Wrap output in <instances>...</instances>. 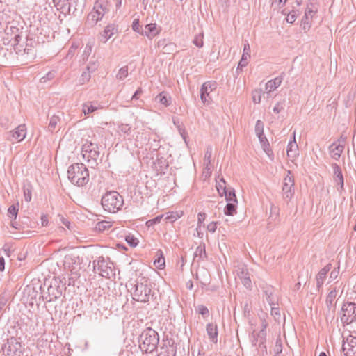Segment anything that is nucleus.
<instances>
[{
    "label": "nucleus",
    "instance_id": "nucleus-20",
    "mask_svg": "<svg viewBox=\"0 0 356 356\" xmlns=\"http://www.w3.org/2000/svg\"><path fill=\"white\" fill-rule=\"evenodd\" d=\"M331 264L323 267L316 275V287L318 289L322 287L327 273L331 270Z\"/></svg>",
    "mask_w": 356,
    "mask_h": 356
},
{
    "label": "nucleus",
    "instance_id": "nucleus-53",
    "mask_svg": "<svg viewBox=\"0 0 356 356\" xmlns=\"http://www.w3.org/2000/svg\"><path fill=\"white\" fill-rule=\"evenodd\" d=\"M134 31L137 32L141 35V31H143L142 26L140 25L138 19H134L131 25Z\"/></svg>",
    "mask_w": 356,
    "mask_h": 356
},
{
    "label": "nucleus",
    "instance_id": "nucleus-13",
    "mask_svg": "<svg viewBox=\"0 0 356 356\" xmlns=\"http://www.w3.org/2000/svg\"><path fill=\"white\" fill-rule=\"evenodd\" d=\"M237 275L240 279L241 282L243 284V286L248 289H252V281L250 275V273L245 265H241L238 266L237 269Z\"/></svg>",
    "mask_w": 356,
    "mask_h": 356
},
{
    "label": "nucleus",
    "instance_id": "nucleus-39",
    "mask_svg": "<svg viewBox=\"0 0 356 356\" xmlns=\"http://www.w3.org/2000/svg\"><path fill=\"white\" fill-rule=\"evenodd\" d=\"M334 171V181H339L343 179L341 169L337 163L332 165Z\"/></svg>",
    "mask_w": 356,
    "mask_h": 356
},
{
    "label": "nucleus",
    "instance_id": "nucleus-51",
    "mask_svg": "<svg viewBox=\"0 0 356 356\" xmlns=\"http://www.w3.org/2000/svg\"><path fill=\"white\" fill-rule=\"evenodd\" d=\"M285 105H286L285 99L277 102L273 108L274 113H280L282 110L284 109Z\"/></svg>",
    "mask_w": 356,
    "mask_h": 356
},
{
    "label": "nucleus",
    "instance_id": "nucleus-42",
    "mask_svg": "<svg viewBox=\"0 0 356 356\" xmlns=\"http://www.w3.org/2000/svg\"><path fill=\"white\" fill-rule=\"evenodd\" d=\"M264 94L261 89H257L252 91V101L254 104H259L261 95Z\"/></svg>",
    "mask_w": 356,
    "mask_h": 356
},
{
    "label": "nucleus",
    "instance_id": "nucleus-59",
    "mask_svg": "<svg viewBox=\"0 0 356 356\" xmlns=\"http://www.w3.org/2000/svg\"><path fill=\"white\" fill-rule=\"evenodd\" d=\"M335 184H337V190L339 193L341 195L344 191V179L335 181Z\"/></svg>",
    "mask_w": 356,
    "mask_h": 356
},
{
    "label": "nucleus",
    "instance_id": "nucleus-28",
    "mask_svg": "<svg viewBox=\"0 0 356 356\" xmlns=\"http://www.w3.org/2000/svg\"><path fill=\"white\" fill-rule=\"evenodd\" d=\"M207 258V253L205 250V245H200L196 248V250L194 253V261H197L199 262L200 260H203Z\"/></svg>",
    "mask_w": 356,
    "mask_h": 356
},
{
    "label": "nucleus",
    "instance_id": "nucleus-33",
    "mask_svg": "<svg viewBox=\"0 0 356 356\" xmlns=\"http://www.w3.org/2000/svg\"><path fill=\"white\" fill-rule=\"evenodd\" d=\"M102 18H97V13L94 10L89 13L87 16L86 22L90 25H95L99 21H100Z\"/></svg>",
    "mask_w": 356,
    "mask_h": 356
},
{
    "label": "nucleus",
    "instance_id": "nucleus-3",
    "mask_svg": "<svg viewBox=\"0 0 356 356\" xmlns=\"http://www.w3.org/2000/svg\"><path fill=\"white\" fill-rule=\"evenodd\" d=\"M67 177L74 185L85 186L89 181V172L83 163H74L68 167Z\"/></svg>",
    "mask_w": 356,
    "mask_h": 356
},
{
    "label": "nucleus",
    "instance_id": "nucleus-62",
    "mask_svg": "<svg viewBox=\"0 0 356 356\" xmlns=\"http://www.w3.org/2000/svg\"><path fill=\"white\" fill-rule=\"evenodd\" d=\"M217 222H211L207 225V230L211 233H214L217 229Z\"/></svg>",
    "mask_w": 356,
    "mask_h": 356
},
{
    "label": "nucleus",
    "instance_id": "nucleus-21",
    "mask_svg": "<svg viewBox=\"0 0 356 356\" xmlns=\"http://www.w3.org/2000/svg\"><path fill=\"white\" fill-rule=\"evenodd\" d=\"M160 31L157 30L156 23H150L145 26V30L141 31L142 35H145L149 39H152L155 35L159 33Z\"/></svg>",
    "mask_w": 356,
    "mask_h": 356
},
{
    "label": "nucleus",
    "instance_id": "nucleus-36",
    "mask_svg": "<svg viewBox=\"0 0 356 356\" xmlns=\"http://www.w3.org/2000/svg\"><path fill=\"white\" fill-rule=\"evenodd\" d=\"M212 156V147L209 145L207 147L206 152L204 154V163L206 165V168L209 169V165L211 163Z\"/></svg>",
    "mask_w": 356,
    "mask_h": 356
},
{
    "label": "nucleus",
    "instance_id": "nucleus-9",
    "mask_svg": "<svg viewBox=\"0 0 356 356\" xmlns=\"http://www.w3.org/2000/svg\"><path fill=\"white\" fill-rule=\"evenodd\" d=\"M217 88V83L214 81H206L200 88V99L204 104H209L211 98L209 94Z\"/></svg>",
    "mask_w": 356,
    "mask_h": 356
},
{
    "label": "nucleus",
    "instance_id": "nucleus-47",
    "mask_svg": "<svg viewBox=\"0 0 356 356\" xmlns=\"http://www.w3.org/2000/svg\"><path fill=\"white\" fill-rule=\"evenodd\" d=\"M310 5L311 6H309V5L307 6L305 14L306 15V18L312 19L314 15L316 14L317 10L316 8H314V6L312 3H311Z\"/></svg>",
    "mask_w": 356,
    "mask_h": 356
},
{
    "label": "nucleus",
    "instance_id": "nucleus-58",
    "mask_svg": "<svg viewBox=\"0 0 356 356\" xmlns=\"http://www.w3.org/2000/svg\"><path fill=\"white\" fill-rule=\"evenodd\" d=\"M335 184H337V190L339 193L341 195L344 191V179L335 181Z\"/></svg>",
    "mask_w": 356,
    "mask_h": 356
},
{
    "label": "nucleus",
    "instance_id": "nucleus-46",
    "mask_svg": "<svg viewBox=\"0 0 356 356\" xmlns=\"http://www.w3.org/2000/svg\"><path fill=\"white\" fill-rule=\"evenodd\" d=\"M127 76H128V67L124 66L119 70L118 73L116 75V78L119 80H123Z\"/></svg>",
    "mask_w": 356,
    "mask_h": 356
},
{
    "label": "nucleus",
    "instance_id": "nucleus-60",
    "mask_svg": "<svg viewBox=\"0 0 356 356\" xmlns=\"http://www.w3.org/2000/svg\"><path fill=\"white\" fill-rule=\"evenodd\" d=\"M206 218V214L204 213H202V212H200L198 214H197V230L198 229H200L201 226H202V224L203 223L204 220H205Z\"/></svg>",
    "mask_w": 356,
    "mask_h": 356
},
{
    "label": "nucleus",
    "instance_id": "nucleus-23",
    "mask_svg": "<svg viewBox=\"0 0 356 356\" xmlns=\"http://www.w3.org/2000/svg\"><path fill=\"white\" fill-rule=\"evenodd\" d=\"M287 156L289 158L294 159L298 155V146L296 141L295 138V133H293V140L289 141L287 145Z\"/></svg>",
    "mask_w": 356,
    "mask_h": 356
},
{
    "label": "nucleus",
    "instance_id": "nucleus-11",
    "mask_svg": "<svg viewBox=\"0 0 356 356\" xmlns=\"http://www.w3.org/2000/svg\"><path fill=\"white\" fill-rule=\"evenodd\" d=\"M267 323L264 321L262 323V327L261 330L252 335V343L254 346H259V348H264L266 350V329Z\"/></svg>",
    "mask_w": 356,
    "mask_h": 356
},
{
    "label": "nucleus",
    "instance_id": "nucleus-43",
    "mask_svg": "<svg viewBox=\"0 0 356 356\" xmlns=\"http://www.w3.org/2000/svg\"><path fill=\"white\" fill-rule=\"evenodd\" d=\"M255 134L259 137L264 136V123L261 120H259L256 122L255 124Z\"/></svg>",
    "mask_w": 356,
    "mask_h": 356
},
{
    "label": "nucleus",
    "instance_id": "nucleus-7",
    "mask_svg": "<svg viewBox=\"0 0 356 356\" xmlns=\"http://www.w3.org/2000/svg\"><path fill=\"white\" fill-rule=\"evenodd\" d=\"M341 321L343 325H349L356 320V304L353 302L343 303L341 312Z\"/></svg>",
    "mask_w": 356,
    "mask_h": 356
},
{
    "label": "nucleus",
    "instance_id": "nucleus-29",
    "mask_svg": "<svg viewBox=\"0 0 356 356\" xmlns=\"http://www.w3.org/2000/svg\"><path fill=\"white\" fill-rule=\"evenodd\" d=\"M112 226V222L110 221L102 220L97 222L95 225V229L99 232H104L108 230Z\"/></svg>",
    "mask_w": 356,
    "mask_h": 356
},
{
    "label": "nucleus",
    "instance_id": "nucleus-61",
    "mask_svg": "<svg viewBox=\"0 0 356 356\" xmlns=\"http://www.w3.org/2000/svg\"><path fill=\"white\" fill-rule=\"evenodd\" d=\"M296 14L294 10L288 13L286 20L288 23L293 24L296 19Z\"/></svg>",
    "mask_w": 356,
    "mask_h": 356
},
{
    "label": "nucleus",
    "instance_id": "nucleus-30",
    "mask_svg": "<svg viewBox=\"0 0 356 356\" xmlns=\"http://www.w3.org/2000/svg\"><path fill=\"white\" fill-rule=\"evenodd\" d=\"M157 136H154L153 138H149V143L147 145L149 146V149L151 152H156L161 147L159 140L158 139Z\"/></svg>",
    "mask_w": 356,
    "mask_h": 356
},
{
    "label": "nucleus",
    "instance_id": "nucleus-18",
    "mask_svg": "<svg viewBox=\"0 0 356 356\" xmlns=\"http://www.w3.org/2000/svg\"><path fill=\"white\" fill-rule=\"evenodd\" d=\"M344 149L343 144L334 142L330 147L329 151L332 159L338 160Z\"/></svg>",
    "mask_w": 356,
    "mask_h": 356
},
{
    "label": "nucleus",
    "instance_id": "nucleus-12",
    "mask_svg": "<svg viewBox=\"0 0 356 356\" xmlns=\"http://www.w3.org/2000/svg\"><path fill=\"white\" fill-rule=\"evenodd\" d=\"M342 351L345 356H356V337L349 335L343 340Z\"/></svg>",
    "mask_w": 356,
    "mask_h": 356
},
{
    "label": "nucleus",
    "instance_id": "nucleus-6",
    "mask_svg": "<svg viewBox=\"0 0 356 356\" xmlns=\"http://www.w3.org/2000/svg\"><path fill=\"white\" fill-rule=\"evenodd\" d=\"M15 337L7 339V342L2 346V351L7 356H21L23 353L22 342Z\"/></svg>",
    "mask_w": 356,
    "mask_h": 356
},
{
    "label": "nucleus",
    "instance_id": "nucleus-31",
    "mask_svg": "<svg viewBox=\"0 0 356 356\" xmlns=\"http://www.w3.org/2000/svg\"><path fill=\"white\" fill-rule=\"evenodd\" d=\"M156 256L157 257L154 261V265L159 269H163L165 266V258L161 250H159L156 252Z\"/></svg>",
    "mask_w": 356,
    "mask_h": 356
},
{
    "label": "nucleus",
    "instance_id": "nucleus-63",
    "mask_svg": "<svg viewBox=\"0 0 356 356\" xmlns=\"http://www.w3.org/2000/svg\"><path fill=\"white\" fill-rule=\"evenodd\" d=\"M339 273V266L337 268H334L330 273V278L332 280H335Z\"/></svg>",
    "mask_w": 356,
    "mask_h": 356
},
{
    "label": "nucleus",
    "instance_id": "nucleus-27",
    "mask_svg": "<svg viewBox=\"0 0 356 356\" xmlns=\"http://www.w3.org/2000/svg\"><path fill=\"white\" fill-rule=\"evenodd\" d=\"M155 101L167 107L171 104V97L163 91L156 96Z\"/></svg>",
    "mask_w": 356,
    "mask_h": 356
},
{
    "label": "nucleus",
    "instance_id": "nucleus-54",
    "mask_svg": "<svg viewBox=\"0 0 356 356\" xmlns=\"http://www.w3.org/2000/svg\"><path fill=\"white\" fill-rule=\"evenodd\" d=\"M193 44L201 48L203 47L204 42H203V34H200L198 35H196L193 41Z\"/></svg>",
    "mask_w": 356,
    "mask_h": 356
},
{
    "label": "nucleus",
    "instance_id": "nucleus-37",
    "mask_svg": "<svg viewBox=\"0 0 356 356\" xmlns=\"http://www.w3.org/2000/svg\"><path fill=\"white\" fill-rule=\"evenodd\" d=\"M258 138H259V142H260V143L261 145V147H262L264 151L268 155H270V152H271V150L270 149V144L268 143V139L265 136V135L262 136H259Z\"/></svg>",
    "mask_w": 356,
    "mask_h": 356
},
{
    "label": "nucleus",
    "instance_id": "nucleus-52",
    "mask_svg": "<svg viewBox=\"0 0 356 356\" xmlns=\"http://www.w3.org/2000/svg\"><path fill=\"white\" fill-rule=\"evenodd\" d=\"M271 315L275 318V321H279L281 317L280 309L276 305H270Z\"/></svg>",
    "mask_w": 356,
    "mask_h": 356
},
{
    "label": "nucleus",
    "instance_id": "nucleus-34",
    "mask_svg": "<svg viewBox=\"0 0 356 356\" xmlns=\"http://www.w3.org/2000/svg\"><path fill=\"white\" fill-rule=\"evenodd\" d=\"M236 203L234 202H227L224 209V213L226 216H233L236 213Z\"/></svg>",
    "mask_w": 356,
    "mask_h": 356
},
{
    "label": "nucleus",
    "instance_id": "nucleus-44",
    "mask_svg": "<svg viewBox=\"0 0 356 356\" xmlns=\"http://www.w3.org/2000/svg\"><path fill=\"white\" fill-rule=\"evenodd\" d=\"M125 241L132 248L136 247L139 242L137 238L131 234L126 236Z\"/></svg>",
    "mask_w": 356,
    "mask_h": 356
},
{
    "label": "nucleus",
    "instance_id": "nucleus-41",
    "mask_svg": "<svg viewBox=\"0 0 356 356\" xmlns=\"http://www.w3.org/2000/svg\"><path fill=\"white\" fill-rule=\"evenodd\" d=\"M59 121H60V119L58 116L53 115L49 120V123L48 125V130L51 132H53L55 130V129L58 124V122Z\"/></svg>",
    "mask_w": 356,
    "mask_h": 356
},
{
    "label": "nucleus",
    "instance_id": "nucleus-10",
    "mask_svg": "<svg viewBox=\"0 0 356 356\" xmlns=\"http://www.w3.org/2000/svg\"><path fill=\"white\" fill-rule=\"evenodd\" d=\"M7 139L10 141H22L26 136V127L24 124H19L14 130L7 133Z\"/></svg>",
    "mask_w": 356,
    "mask_h": 356
},
{
    "label": "nucleus",
    "instance_id": "nucleus-40",
    "mask_svg": "<svg viewBox=\"0 0 356 356\" xmlns=\"http://www.w3.org/2000/svg\"><path fill=\"white\" fill-rule=\"evenodd\" d=\"M98 144L93 143L92 141H86L82 146V153L86 152H89L90 149H99Z\"/></svg>",
    "mask_w": 356,
    "mask_h": 356
},
{
    "label": "nucleus",
    "instance_id": "nucleus-25",
    "mask_svg": "<svg viewBox=\"0 0 356 356\" xmlns=\"http://www.w3.org/2000/svg\"><path fill=\"white\" fill-rule=\"evenodd\" d=\"M337 294V291L336 289H332L329 292L326 297L325 304L327 307L328 311H332L334 312L335 311V305L334 303V300L336 298Z\"/></svg>",
    "mask_w": 356,
    "mask_h": 356
},
{
    "label": "nucleus",
    "instance_id": "nucleus-2",
    "mask_svg": "<svg viewBox=\"0 0 356 356\" xmlns=\"http://www.w3.org/2000/svg\"><path fill=\"white\" fill-rule=\"evenodd\" d=\"M138 342L142 352L152 353L157 348L159 342V334L152 328L147 327L140 334Z\"/></svg>",
    "mask_w": 356,
    "mask_h": 356
},
{
    "label": "nucleus",
    "instance_id": "nucleus-15",
    "mask_svg": "<svg viewBox=\"0 0 356 356\" xmlns=\"http://www.w3.org/2000/svg\"><path fill=\"white\" fill-rule=\"evenodd\" d=\"M97 13V18H103L104 15L108 12V3L107 0H97L93 9Z\"/></svg>",
    "mask_w": 356,
    "mask_h": 356
},
{
    "label": "nucleus",
    "instance_id": "nucleus-64",
    "mask_svg": "<svg viewBox=\"0 0 356 356\" xmlns=\"http://www.w3.org/2000/svg\"><path fill=\"white\" fill-rule=\"evenodd\" d=\"M97 68V64L95 62L90 63L89 65L86 67V70L88 72H95Z\"/></svg>",
    "mask_w": 356,
    "mask_h": 356
},
{
    "label": "nucleus",
    "instance_id": "nucleus-22",
    "mask_svg": "<svg viewBox=\"0 0 356 356\" xmlns=\"http://www.w3.org/2000/svg\"><path fill=\"white\" fill-rule=\"evenodd\" d=\"M264 293L266 296V300L270 305H277V298L274 294V289L272 286H266L264 289Z\"/></svg>",
    "mask_w": 356,
    "mask_h": 356
},
{
    "label": "nucleus",
    "instance_id": "nucleus-32",
    "mask_svg": "<svg viewBox=\"0 0 356 356\" xmlns=\"http://www.w3.org/2000/svg\"><path fill=\"white\" fill-rule=\"evenodd\" d=\"M98 107L94 104L93 102H88L83 104L82 111L84 115H89L94 111H97Z\"/></svg>",
    "mask_w": 356,
    "mask_h": 356
},
{
    "label": "nucleus",
    "instance_id": "nucleus-45",
    "mask_svg": "<svg viewBox=\"0 0 356 356\" xmlns=\"http://www.w3.org/2000/svg\"><path fill=\"white\" fill-rule=\"evenodd\" d=\"M24 196L26 202H29L32 198V190L30 185L24 187Z\"/></svg>",
    "mask_w": 356,
    "mask_h": 356
},
{
    "label": "nucleus",
    "instance_id": "nucleus-24",
    "mask_svg": "<svg viewBox=\"0 0 356 356\" xmlns=\"http://www.w3.org/2000/svg\"><path fill=\"white\" fill-rule=\"evenodd\" d=\"M282 79V76H277L268 81L265 86L266 92L270 93L276 90L281 85Z\"/></svg>",
    "mask_w": 356,
    "mask_h": 356
},
{
    "label": "nucleus",
    "instance_id": "nucleus-48",
    "mask_svg": "<svg viewBox=\"0 0 356 356\" xmlns=\"http://www.w3.org/2000/svg\"><path fill=\"white\" fill-rule=\"evenodd\" d=\"M216 188L218 191V193L222 195V193H225L227 191V188L226 187V183L223 178H222L219 182H218L216 185Z\"/></svg>",
    "mask_w": 356,
    "mask_h": 356
},
{
    "label": "nucleus",
    "instance_id": "nucleus-49",
    "mask_svg": "<svg viewBox=\"0 0 356 356\" xmlns=\"http://www.w3.org/2000/svg\"><path fill=\"white\" fill-rule=\"evenodd\" d=\"M18 211H19V203H17L15 204H12L11 206L9 207V208L8 209V214L10 216H14L15 219L17 217Z\"/></svg>",
    "mask_w": 356,
    "mask_h": 356
},
{
    "label": "nucleus",
    "instance_id": "nucleus-5",
    "mask_svg": "<svg viewBox=\"0 0 356 356\" xmlns=\"http://www.w3.org/2000/svg\"><path fill=\"white\" fill-rule=\"evenodd\" d=\"M65 285V284H62V281L59 278L54 277L47 286V291H44L42 286H40L42 300L48 302L56 301L61 297Z\"/></svg>",
    "mask_w": 356,
    "mask_h": 356
},
{
    "label": "nucleus",
    "instance_id": "nucleus-16",
    "mask_svg": "<svg viewBox=\"0 0 356 356\" xmlns=\"http://www.w3.org/2000/svg\"><path fill=\"white\" fill-rule=\"evenodd\" d=\"M250 47L248 42L244 44L243 55L239 61L238 67L236 68V72L238 73L239 70H242L244 67H245L248 63V60L250 58Z\"/></svg>",
    "mask_w": 356,
    "mask_h": 356
},
{
    "label": "nucleus",
    "instance_id": "nucleus-56",
    "mask_svg": "<svg viewBox=\"0 0 356 356\" xmlns=\"http://www.w3.org/2000/svg\"><path fill=\"white\" fill-rule=\"evenodd\" d=\"M197 312L200 314L203 317H207L209 314V309L207 307L200 305L197 307Z\"/></svg>",
    "mask_w": 356,
    "mask_h": 356
},
{
    "label": "nucleus",
    "instance_id": "nucleus-38",
    "mask_svg": "<svg viewBox=\"0 0 356 356\" xmlns=\"http://www.w3.org/2000/svg\"><path fill=\"white\" fill-rule=\"evenodd\" d=\"M119 131L124 134L125 137H127L129 139L131 138V127L129 124H122L118 127Z\"/></svg>",
    "mask_w": 356,
    "mask_h": 356
},
{
    "label": "nucleus",
    "instance_id": "nucleus-14",
    "mask_svg": "<svg viewBox=\"0 0 356 356\" xmlns=\"http://www.w3.org/2000/svg\"><path fill=\"white\" fill-rule=\"evenodd\" d=\"M83 157L90 165L91 168H95L98 165V161H101L100 152L99 149H90L88 152L82 153Z\"/></svg>",
    "mask_w": 356,
    "mask_h": 356
},
{
    "label": "nucleus",
    "instance_id": "nucleus-4",
    "mask_svg": "<svg viewBox=\"0 0 356 356\" xmlns=\"http://www.w3.org/2000/svg\"><path fill=\"white\" fill-rule=\"evenodd\" d=\"M101 202L103 209L109 213H116L124 204L122 196L115 191L106 192L102 196Z\"/></svg>",
    "mask_w": 356,
    "mask_h": 356
},
{
    "label": "nucleus",
    "instance_id": "nucleus-1",
    "mask_svg": "<svg viewBox=\"0 0 356 356\" xmlns=\"http://www.w3.org/2000/svg\"><path fill=\"white\" fill-rule=\"evenodd\" d=\"M127 287L133 300L137 302H147L154 295L151 280L145 276H139L134 282H129Z\"/></svg>",
    "mask_w": 356,
    "mask_h": 356
},
{
    "label": "nucleus",
    "instance_id": "nucleus-55",
    "mask_svg": "<svg viewBox=\"0 0 356 356\" xmlns=\"http://www.w3.org/2000/svg\"><path fill=\"white\" fill-rule=\"evenodd\" d=\"M163 215H159L156 216L155 218L150 219L147 221L146 224L147 226L150 227L154 225L158 224L161 222V219L163 218Z\"/></svg>",
    "mask_w": 356,
    "mask_h": 356
},
{
    "label": "nucleus",
    "instance_id": "nucleus-19",
    "mask_svg": "<svg viewBox=\"0 0 356 356\" xmlns=\"http://www.w3.org/2000/svg\"><path fill=\"white\" fill-rule=\"evenodd\" d=\"M206 330L210 341L213 343H216L218 335L217 325L213 323H209L207 325Z\"/></svg>",
    "mask_w": 356,
    "mask_h": 356
},
{
    "label": "nucleus",
    "instance_id": "nucleus-26",
    "mask_svg": "<svg viewBox=\"0 0 356 356\" xmlns=\"http://www.w3.org/2000/svg\"><path fill=\"white\" fill-rule=\"evenodd\" d=\"M115 26L113 24L107 25L102 33H101L100 40L105 43L110 39L114 34Z\"/></svg>",
    "mask_w": 356,
    "mask_h": 356
},
{
    "label": "nucleus",
    "instance_id": "nucleus-57",
    "mask_svg": "<svg viewBox=\"0 0 356 356\" xmlns=\"http://www.w3.org/2000/svg\"><path fill=\"white\" fill-rule=\"evenodd\" d=\"M90 79V72L88 70L83 71L81 74V79L80 80L81 84H84L86 82L89 81Z\"/></svg>",
    "mask_w": 356,
    "mask_h": 356
},
{
    "label": "nucleus",
    "instance_id": "nucleus-17",
    "mask_svg": "<svg viewBox=\"0 0 356 356\" xmlns=\"http://www.w3.org/2000/svg\"><path fill=\"white\" fill-rule=\"evenodd\" d=\"M113 269L108 266V262L106 261L104 257L102 258L100 265H99L97 272L102 277L109 278L110 275L112 273Z\"/></svg>",
    "mask_w": 356,
    "mask_h": 356
},
{
    "label": "nucleus",
    "instance_id": "nucleus-50",
    "mask_svg": "<svg viewBox=\"0 0 356 356\" xmlns=\"http://www.w3.org/2000/svg\"><path fill=\"white\" fill-rule=\"evenodd\" d=\"M273 351H274L275 355H280V354L282 352V342L281 339H280V338L277 339L274 348H273Z\"/></svg>",
    "mask_w": 356,
    "mask_h": 356
},
{
    "label": "nucleus",
    "instance_id": "nucleus-35",
    "mask_svg": "<svg viewBox=\"0 0 356 356\" xmlns=\"http://www.w3.org/2000/svg\"><path fill=\"white\" fill-rule=\"evenodd\" d=\"M223 194L225 195V200H227V202H237L235 191L233 188H227V191H225V193H224Z\"/></svg>",
    "mask_w": 356,
    "mask_h": 356
},
{
    "label": "nucleus",
    "instance_id": "nucleus-8",
    "mask_svg": "<svg viewBox=\"0 0 356 356\" xmlns=\"http://www.w3.org/2000/svg\"><path fill=\"white\" fill-rule=\"evenodd\" d=\"M295 193L294 179L290 170L287 171L284 178L282 195L284 200H291Z\"/></svg>",
    "mask_w": 356,
    "mask_h": 356
}]
</instances>
